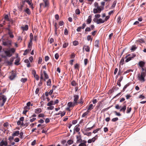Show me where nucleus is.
Returning a JSON list of instances; mask_svg holds the SVG:
<instances>
[{
  "label": "nucleus",
  "mask_w": 146,
  "mask_h": 146,
  "mask_svg": "<svg viewBox=\"0 0 146 146\" xmlns=\"http://www.w3.org/2000/svg\"><path fill=\"white\" fill-rule=\"evenodd\" d=\"M124 58L122 57L120 60V64H121L123 65L124 64Z\"/></svg>",
  "instance_id": "43"
},
{
  "label": "nucleus",
  "mask_w": 146,
  "mask_h": 146,
  "mask_svg": "<svg viewBox=\"0 0 146 146\" xmlns=\"http://www.w3.org/2000/svg\"><path fill=\"white\" fill-rule=\"evenodd\" d=\"M38 64H40L41 63L42 61V58L41 57H39L38 58Z\"/></svg>",
  "instance_id": "49"
},
{
  "label": "nucleus",
  "mask_w": 146,
  "mask_h": 146,
  "mask_svg": "<svg viewBox=\"0 0 146 146\" xmlns=\"http://www.w3.org/2000/svg\"><path fill=\"white\" fill-rule=\"evenodd\" d=\"M88 59L87 58L85 59L84 60V63L85 65H86L88 63Z\"/></svg>",
  "instance_id": "63"
},
{
  "label": "nucleus",
  "mask_w": 146,
  "mask_h": 146,
  "mask_svg": "<svg viewBox=\"0 0 146 146\" xmlns=\"http://www.w3.org/2000/svg\"><path fill=\"white\" fill-rule=\"evenodd\" d=\"M146 76L143 74V73L139 74H137V78L138 80L141 82H145V77Z\"/></svg>",
  "instance_id": "2"
},
{
  "label": "nucleus",
  "mask_w": 146,
  "mask_h": 146,
  "mask_svg": "<svg viewBox=\"0 0 146 146\" xmlns=\"http://www.w3.org/2000/svg\"><path fill=\"white\" fill-rule=\"evenodd\" d=\"M42 110L40 108H37L35 110V113H38L41 112Z\"/></svg>",
  "instance_id": "17"
},
{
  "label": "nucleus",
  "mask_w": 146,
  "mask_h": 146,
  "mask_svg": "<svg viewBox=\"0 0 146 146\" xmlns=\"http://www.w3.org/2000/svg\"><path fill=\"white\" fill-rule=\"evenodd\" d=\"M76 105H77V104L74 102H69L67 104V106L68 107H69V108L73 107Z\"/></svg>",
  "instance_id": "9"
},
{
  "label": "nucleus",
  "mask_w": 146,
  "mask_h": 146,
  "mask_svg": "<svg viewBox=\"0 0 146 146\" xmlns=\"http://www.w3.org/2000/svg\"><path fill=\"white\" fill-rule=\"evenodd\" d=\"M21 28L23 31H27L28 29V26L27 25H26L24 27H21Z\"/></svg>",
  "instance_id": "21"
},
{
  "label": "nucleus",
  "mask_w": 146,
  "mask_h": 146,
  "mask_svg": "<svg viewBox=\"0 0 146 146\" xmlns=\"http://www.w3.org/2000/svg\"><path fill=\"white\" fill-rule=\"evenodd\" d=\"M43 73L44 74L45 79H48V74L46 73V71H44Z\"/></svg>",
  "instance_id": "35"
},
{
  "label": "nucleus",
  "mask_w": 146,
  "mask_h": 146,
  "mask_svg": "<svg viewBox=\"0 0 146 146\" xmlns=\"http://www.w3.org/2000/svg\"><path fill=\"white\" fill-rule=\"evenodd\" d=\"M75 13L77 14H79L80 13V10L78 9H77L75 11Z\"/></svg>",
  "instance_id": "50"
},
{
  "label": "nucleus",
  "mask_w": 146,
  "mask_h": 146,
  "mask_svg": "<svg viewBox=\"0 0 146 146\" xmlns=\"http://www.w3.org/2000/svg\"><path fill=\"white\" fill-rule=\"evenodd\" d=\"M59 57V54L58 53H56L55 55V58L56 59H57Z\"/></svg>",
  "instance_id": "64"
},
{
  "label": "nucleus",
  "mask_w": 146,
  "mask_h": 146,
  "mask_svg": "<svg viewBox=\"0 0 146 146\" xmlns=\"http://www.w3.org/2000/svg\"><path fill=\"white\" fill-rule=\"evenodd\" d=\"M118 120V117H115L113 118L112 119V121L113 122H115Z\"/></svg>",
  "instance_id": "57"
},
{
  "label": "nucleus",
  "mask_w": 146,
  "mask_h": 146,
  "mask_svg": "<svg viewBox=\"0 0 146 146\" xmlns=\"http://www.w3.org/2000/svg\"><path fill=\"white\" fill-rule=\"evenodd\" d=\"M138 64L139 66L142 69V68L144 67V66L145 64V62L142 61H141L139 62Z\"/></svg>",
  "instance_id": "10"
},
{
  "label": "nucleus",
  "mask_w": 146,
  "mask_h": 146,
  "mask_svg": "<svg viewBox=\"0 0 146 146\" xmlns=\"http://www.w3.org/2000/svg\"><path fill=\"white\" fill-rule=\"evenodd\" d=\"M135 56L136 54H128L125 57V58L126 59L125 60V62H128L133 59V58Z\"/></svg>",
  "instance_id": "3"
},
{
  "label": "nucleus",
  "mask_w": 146,
  "mask_h": 146,
  "mask_svg": "<svg viewBox=\"0 0 146 146\" xmlns=\"http://www.w3.org/2000/svg\"><path fill=\"white\" fill-rule=\"evenodd\" d=\"M54 105V102L53 101H51L48 102L47 104V106H50L52 105Z\"/></svg>",
  "instance_id": "25"
},
{
  "label": "nucleus",
  "mask_w": 146,
  "mask_h": 146,
  "mask_svg": "<svg viewBox=\"0 0 146 146\" xmlns=\"http://www.w3.org/2000/svg\"><path fill=\"white\" fill-rule=\"evenodd\" d=\"M130 84V83H127V84L125 85V86L123 88V91H125V89L127 88V87L129 86V85Z\"/></svg>",
  "instance_id": "33"
},
{
  "label": "nucleus",
  "mask_w": 146,
  "mask_h": 146,
  "mask_svg": "<svg viewBox=\"0 0 146 146\" xmlns=\"http://www.w3.org/2000/svg\"><path fill=\"white\" fill-rule=\"evenodd\" d=\"M27 3L29 5L30 7L33 9L34 7L33 6V4L32 3L31 0L28 1Z\"/></svg>",
  "instance_id": "16"
},
{
  "label": "nucleus",
  "mask_w": 146,
  "mask_h": 146,
  "mask_svg": "<svg viewBox=\"0 0 146 146\" xmlns=\"http://www.w3.org/2000/svg\"><path fill=\"white\" fill-rule=\"evenodd\" d=\"M16 74H12V75L10 76L9 78L11 80H13L15 77Z\"/></svg>",
  "instance_id": "22"
},
{
  "label": "nucleus",
  "mask_w": 146,
  "mask_h": 146,
  "mask_svg": "<svg viewBox=\"0 0 146 146\" xmlns=\"http://www.w3.org/2000/svg\"><path fill=\"white\" fill-rule=\"evenodd\" d=\"M15 51V49L14 48H8L7 49V50L4 51V52L7 56L10 57L12 55V53H14Z\"/></svg>",
  "instance_id": "1"
},
{
  "label": "nucleus",
  "mask_w": 146,
  "mask_h": 146,
  "mask_svg": "<svg viewBox=\"0 0 146 146\" xmlns=\"http://www.w3.org/2000/svg\"><path fill=\"white\" fill-rule=\"evenodd\" d=\"M29 123H24L23 122H22L21 124V125L24 127L27 126H28Z\"/></svg>",
  "instance_id": "38"
},
{
  "label": "nucleus",
  "mask_w": 146,
  "mask_h": 146,
  "mask_svg": "<svg viewBox=\"0 0 146 146\" xmlns=\"http://www.w3.org/2000/svg\"><path fill=\"white\" fill-rule=\"evenodd\" d=\"M60 114L61 117H62V116H64L65 115L66 113V112L64 111H63L62 112L60 111Z\"/></svg>",
  "instance_id": "40"
},
{
  "label": "nucleus",
  "mask_w": 146,
  "mask_h": 146,
  "mask_svg": "<svg viewBox=\"0 0 146 146\" xmlns=\"http://www.w3.org/2000/svg\"><path fill=\"white\" fill-rule=\"evenodd\" d=\"M71 84L72 86H76V85H78V84L74 80H73Z\"/></svg>",
  "instance_id": "39"
},
{
  "label": "nucleus",
  "mask_w": 146,
  "mask_h": 146,
  "mask_svg": "<svg viewBox=\"0 0 146 146\" xmlns=\"http://www.w3.org/2000/svg\"><path fill=\"white\" fill-rule=\"evenodd\" d=\"M54 107L52 106H50L47 108V109L49 110H52L53 109Z\"/></svg>",
  "instance_id": "59"
},
{
  "label": "nucleus",
  "mask_w": 146,
  "mask_h": 146,
  "mask_svg": "<svg viewBox=\"0 0 146 146\" xmlns=\"http://www.w3.org/2000/svg\"><path fill=\"white\" fill-rule=\"evenodd\" d=\"M126 107L125 105H124L122 108L120 110V111H123L124 113H125V111L126 109Z\"/></svg>",
  "instance_id": "20"
},
{
  "label": "nucleus",
  "mask_w": 146,
  "mask_h": 146,
  "mask_svg": "<svg viewBox=\"0 0 146 146\" xmlns=\"http://www.w3.org/2000/svg\"><path fill=\"white\" fill-rule=\"evenodd\" d=\"M64 34L65 35H68V31L67 29H64Z\"/></svg>",
  "instance_id": "60"
},
{
  "label": "nucleus",
  "mask_w": 146,
  "mask_h": 146,
  "mask_svg": "<svg viewBox=\"0 0 146 146\" xmlns=\"http://www.w3.org/2000/svg\"><path fill=\"white\" fill-rule=\"evenodd\" d=\"M116 3V1H114L112 5L111 6L110 8V9H112L114 8L115 7Z\"/></svg>",
  "instance_id": "26"
},
{
  "label": "nucleus",
  "mask_w": 146,
  "mask_h": 146,
  "mask_svg": "<svg viewBox=\"0 0 146 146\" xmlns=\"http://www.w3.org/2000/svg\"><path fill=\"white\" fill-rule=\"evenodd\" d=\"M131 109L132 108L131 107H128L127 108L126 113H130L131 110Z\"/></svg>",
  "instance_id": "32"
},
{
  "label": "nucleus",
  "mask_w": 146,
  "mask_h": 146,
  "mask_svg": "<svg viewBox=\"0 0 146 146\" xmlns=\"http://www.w3.org/2000/svg\"><path fill=\"white\" fill-rule=\"evenodd\" d=\"M83 49H85L86 51L87 52H89L90 51V48L88 46L84 45L83 47Z\"/></svg>",
  "instance_id": "15"
},
{
  "label": "nucleus",
  "mask_w": 146,
  "mask_h": 146,
  "mask_svg": "<svg viewBox=\"0 0 146 146\" xmlns=\"http://www.w3.org/2000/svg\"><path fill=\"white\" fill-rule=\"evenodd\" d=\"M30 41L29 43L28 47L29 48L30 50H31L32 45V40L33 39V35L32 33H30Z\"/></svg>",
  "instance_id": "6"
},
{
  "label": "nucleus",
  "mask_w": 146,
  "mask_h": 146,
  "mask_svg": "<svg viewBox=\"0 0 146 146\" xmlns=\"http://www.w3.org/2000/svg\"><path fill=\"white\" fill-rule=\"evenodd\" d=\"M82 142V140L81 139V137H80L79 139H78L76 141V143H81Z\"/></svg>",
  "instance_id": "51"
},
{
  "label": "nucleus",
  "mask_w": 146,
  "mask_h": 146,
  "mask_svg": "<svg viewBox=\"0 0 146 146\" xmlns=\"http://www.w3.org/2000/svg\"><path fill=\"white\" fill-rule=\"evenodd\" d=\"M83 103V99L82 98H81L79 102H78V103L82 104Z\"/></svg>",
  "instance_id": "61"
},
{
  "label": "nucleus",
  "mask_w": 146,
  "mask_h": 146,
  "mask_svg": "<svg viewBox=\"0 0 146 146\" xmlns=\"http://www.w3.org/2000/svg\"><path fill=\"white\" fill-rule=\"evenodd\" d=\"M79 126V125H78H78H77L75 127V128L74 129L77 132H78L80 131V129L78 127Z\"/></svg>",
  "instance_id": "28"
},
{
  "label": "nucleus",
  "mask_w": 146,
  "mask_h": 146,
  "mask_svg": "<svg viewBox=\"0 0 146 146\" xmlns=\"http://www.w3.org/2000/svg\"><path fill=\"white\" fill-rule=\"evenodd\" d=\"M5 99V100H7V98L4 95H2L1 96H0V101L1 100H2Z\"/></svg>",
  "instance_id": "24"
},
{
  "label": "nucleus",
  "mask_w": 146,
  "mask_h": 146,
  "mask_svg": "<svg viewBox=\"0 0 146 146\" xmlns=\"http://www.w3.org/2000/svg\"><path fill=\"white\" fill-rule=\"evenodd\" d=\"M68 45V43H65L63 45V47L64 48H66Z\"/></svg>",
  "instance_id": "53"
},
{
  "label": "nucleus",
  "mask_w": 146,
  "mask_h": 146,
  "mask_svg": "<svg viewBox=\"0 0 146 146\" xmlns=\"http://www.w3.org/2000/svg\"><path fill=\"white\" fill-rule=\"evenodd\" d=\"M141 73H143V74L146 76V68L144 67L142 69Z\"/></svg>",
  "instance_id": "18"
},
{
  "label": "nucleus",
  "mask_w": 146,
  "mask_h": 146,
  "mask_svg": "<svg viewBox=\"0 0 146 146\" xmlns=\"http://www.w3.org/2000/svg\"><path fill=\"white\" fill-rule=\"evenodd\" d=\"M24 110H27L28 111V110L30 109V108L29 107L26 106L24 107Z\"/></svg>",
  "instance_id": "55"
},
{
  "label": "nucleus",
  "mask_w": 146,
  "mask_h": 146,
  "mask_svg": "<svg viewBox=\"0 0 146 146\" xmlns=\"http://www.w3.org/2000/svg\"><path fill=\"white\" fill-rule=\"evenodd\" d=\"M87 39L88 41H89L90 40H92V39L91 38V36L90 35H88L87 36Z\"/></svg>",
  "instance_id": "58"
},
{
  "label": "nucleus",
  "mask_w": 146,
  "mask_h": 146,
  "mask_svg": "<svg viewBox=\"0 0 146 146\" xmlns=\"http://www.w3.org/2000/svg\"><path fill=\"white\" fill-rule=\"evenodd\" d=\"M133 70H132L130 69L127 70L126 71H125L124 72V74H125L128 73H129V72H133Z\"/></svg>",
  "instance_id": "56"
},
{
  "label": "nucleus",
  "mask_w": 146,
  "mask_h": 146,
  "mask_svg": "<svg viewBox=\"0 0 146 146\" xmlns=\"http://www.w3.org/2000/svg\"><path fill=\"white\" fill-rule=\"evenodd\" d=\"M93 21L96 23L98 24H99L100 23H104L105 21H104V20H103L101 18H99V19H96V18H94L93 20Z\"/></svg>",
  "instance_id": "7"
},
{
  "label": "nucleus",
  "mask_w": 146,
  "mask_h": 146,
  "mask_svg": "<svg viewBox=\"0 0 146 146\" xmlns=\"http://www.w3.org/2000/svg\"><path fill=\"white\" fill-rule=\"evenodd\" d=\"M44 3V4L43 3L40 4V6L41 7H42L43 8L48 7L49 6V2L48 0H43Z\"/></svg>",
  "instance_id": "5"
},
{
  "label": "nucleus",
  "mask_w": 146,
  "mask_h": 146,
  "mask_svg": "<svg viewBox=\"0 0 146 146\" xmlns=\"http://www.w3.org/2000/svg\"><path fill=\"white\" fill-rule=\"evenodd\" d=\"M7 142L6 141L2 140L0 143V146H7Z\"/></svg>",
  "instance_id": "11"
},
{
  "label": "nucleus",
  "mask_w": 146,
  "mask_h": 146,
  "mask_svg": "<svg viewBox=\"0 0 146 146\" xmlns=\"http://www.w3.org/2000/svg\"><path fill=\"white\" fill-rule=\"evenodd\" d=\"M28 49H26L25 51V52H24V53H23V55H26L27 52H28L29 51H30V49H29V48H28Z\"/></svg>",
  "instance_id": "44"
},
{
  "label": "nucleus",
  "mask_w": 146,
  "mask_h": 146,
  "mask_svg": "<svg viewBox=\"0 0 146 146\" xmlns=\"http://www.w3.org/2000/svg\"><path fill=\"white\" fill-rule=\"evenodd\" d=\"M24 11L28 15H30L31 14V12L30 9L28 8H27Z\"/></svg>",
  "instance_id": "23"
},
{
  "label": "nucleus",
  "mask_w": 146,
  "mask_h": 146,
  "mask_svg": "<svg viewBox=\"0 0 146 146\" xmlns=\"http://www.w3.org/2000/svg\"><path fill=\"white\" fill-rule=\"evenodd\" d=\"M136 48L135 46V45H133L132 47H131V51H134L135 49Z\"/></svg>",
  "instance_id": "46"
},
{
  "label": "nucleus",
  "mask_w": 146,
  "mask_h": 146,
  "mask_svg": "<svg viewBox=\"0 0 146 146\" xmlns=\"http://www.w3.org/2000/svg\"><path fill=\"white\" fill-rule=\"evenodd\" d=\"M86 23H84L83 24L82 26L81 27V28L82 29H84L86 27Z\"/></svg>",
  "instance_id": "62"
},
{
  "label": "nucleus",
  "mask_w": 146,
  "mask_h": 146,
  "mask_svg": "<svg viewBox=\"0 0 146 146\" xmlns=\"http://www.w3.org/2000/svg\"><path fill=\"white\" fill-rule=\"evenodd\" d=\"M98 137V135H96L94 137L92 138L91 139V140H92V142H94L95 141V140L97 139Z\"/></svg>",
  "instance_id": "34"
},
{
  "label": "nucleus",
  "mask_w": 146,
  "mask_h": 146,
  "mask_svg": "<svg viewBox=\"0 0 146 146\" xmlns=\"http://www.w3.org/2000/svg\"><path fill=\"white\" fill-rule=\"evenodd\" d=\"M67 143L69 145H71L73 143V141L72 140H69L67 141Z\"/></svg>",
  "instance_id": "47"
},
{
  "label": "nucleus",
  "mask_w": 146,
  "mask_h": 146,
  "mask_svg": "<svg viewBox=\"0 0 146 146\" xmlns=\"http://www.w3.org/2000/svg\"><path fill=\"white\" fill-rule=\"evenodd\" d=\"M93 9V12L94 13H100L102 10L104 9V7L101 6H98V7H96Z\"/></svg>",
  "instance_id": "4"
},
{
  "label": "nucleus",
  "mask_w": 146,
  "mask_h": 146,
  "mask_svg": "<svg viewBox=\"0 0 146 146\" xmlns=\"http://www.w3.org/2000/svg\"><path fill=\"white\" fill-rule=\"evenodd\" d=\"M8 35L9 36V37L11 38H13L14 37V36L12 34V32L11 31L8 32Z\"/></svg>",
  "instance_id": "29"
},
{
  "label": "nucleus",
  "mask_w": 146,
  "mask_h": 146,
  "mask_svg": "<svg viewBox=\"0 0 146 146\" xmlns=\"http://www.w3.org/2000/svg\"><path fill=\"white\" fill-rule=\"evenodd\" d=\"M25 4V3L24 1H22L20 2V8H19V10L21 11L23 10V8L24 6V5Z\"/></svg>",
  "instance_id": "14"
},
{
  "label": "nucleus",
  "mask_w": 146,
  "mask_h": 146,
  "mask_svg": "<svg viewBox=\"0 0 146 146\" xmlns=\"http://www.w3.org/2000/svg\"><path fill=\"white\" fill-rule=\"evenodd\" d=\"M73 97L74 98V102L77 104L78 103L77 100L79 98V96L78 95H75Z\"/></svg>",
  "instance_id": "12"
},
{
  "label": "nucleus",
  "mask_w": 146,
  "mask_h": 146,
  "mask_svg": "<svg viewBox=\"0 0 146 146\" xmlns=\"http://www.w3.org/2000/svg\"><path fill=\"white\" fill-rule=\"evenodd\" d=\"M4 18L5 20L8 21H9L10 18H9V16L7 15H5Z\"/></svg>",
  "instance_id": "27"
},
{
  "label": "nucleus",
  "mask_w": 146,
  "mask_h": 146,
  "mask_svg": "<svg viewBox=\"0 0 146 146\" xmlns=\"http://www.w3.org/2000/svg\"><path fill=\"white\" fill-rule=\"evenodd\" d=\"M19 61L20 60L18 58L16 60L15 62V64L16 65H18L19 64Z\"/></svg>",
  "instance_id": "42"
},
{
  "label": "nucleus",
  "mask_w": 146,
  "mask_h": 146,
  "mask_svg": "<svg viewBox=\"0 0 146 146\" xmlns=\"http://www.w3.org/2000/svg\"><path fill=\"white\" fill-rule=\"evenodd\" d=\"M91 30L90 27H87L85 29V33L87 34V33H86V32H90L91 31Z\"/></svg>",
  "instance_id": "41"
},
{
  "label": "nucleus",
  "mask_w": 146,
  "mask_h": 146,
  "mask_svg": "<svg viewBox=\"0 0 146 146\" xmlns=\"http://www.w3.org/2000/svg\"><path fill=\"white\" fill-rule=\"evenodd\" d=\"M99 41L98 40H96L95 42V46L96 47H99Z\"/></svg>",
  "instance_id": "30"
},
{
  "label": "nucleus",
  "mask_w": 146,
  "mask_h": 146,
  "mask_svg": "<svg viewBox=\"0 0 146 146\" xmlns=\"http://www.w3.org/2000/svg\"><path fill=\"white\" fill-rule=\"evenodd\" d=\"M89 113V111L87 110V111L84 113L82 115V117H83L87 115Z\"/></svg>",
  "instance_id": "31"
},
{
  "label": "nucleus",
  "mask_w": 146,
  "mask_h": 146,
  "mask_svg": "<svg viewBox=\"0 0 146 146\" xmlns=\"http://www.w3.org/2000/svg\"><path fill=\"white\" fill-rule=\"evenodd\" d=\"M51 84L50 79H49L47 82V86H50Z\"/></svg>",
  "instance_id": "48"
},
{
  "label": "nucleus",
  "mask_w": 146,
  "mask_h": 146,
  "mask_svg": "<svg viewBox=\"0 0 146 146\" xmlns=\"http://www.w3.org/2000/svg\"><path fill=\"white\" fill-rule=\"evenodd\" d=\"M55 87V88H56V86H55L54 85H53V88H52V89L50 90L49 92H48L49 93V95H51L53 93V88L54 87Z\"/></svg>",
  "instance_id": "36"
},
{
  "label": "nucleus",
  "mask_w": 146,
  "mask_h": 146,
  "mask_svg": "<svg viewBox=\"0 0 146 146\" xmlns=\"http://www.w3.org/2000/svg\"><path fill=\"white\" fill-rule=\"evenodd\" d=\"M73 44L74 46H76L78 44V42L77 41H74L73 42Z\"/></svg>",
  "instance_id": "52"
},
{
  "label": "nucleus",
  "mask_w": 146,
  "mask_h": 146,
  "mask_svg": "<svg viewBox=\"0 0 146 146\" xmlns=\"http://www.w3.org/2000/svg\"><path fill=\"white\" fill-rule=\"evenodd\" d=\"M93 105L92 104H90V105H89L88 107V109L87 110H88H88H91L92 109H93Z\"/></svg>",
  "instance_id": "37"
},
{
  "label": "nucleus",
  "mask_w": 146,
  "mask_h": 146,
  "mask_svg": "<svg viewBox=\"0 0 146 146\" xmlns=\"http://www.w3.org/2000/svg\"><path fill=\"white\" fill-rule=\"evenodd\" d=\"M6 29L9 32L11 31L10 29V25L9 24L8 25V27L6 28Z\"/></svg>",
  "instance_id": "54"
},
{
  "label": "nucleus",
  "mask_w": 146,
  "mask_h": 146,
  "mask_svg": "<svg viewBox=\"0 0 146 146\" xmlns=\"http://www.w3.org/2000/svg\"><path fill=\"white\" fill-rule=\"evenodd\" d=\"M92 16L91 15H90L88 16V18L86 21L87 24H89L91 23L92 21Z\"/></svg>",
  "instance_id": "13"
},
{
  "label": "nucleus",
  "mask_w": 146,
  "mask_h": 146,
  "mask_svg": "<svg viewBox=\"0 0 146 146\" xmlns=\"http://www.w3.org/2000/svg\"><path fill=\"white\" fill-rule=\"evenodd\" d=\"M19 131H16L12 134V136L14 137L17 136L19 134Z\"/></svg>",
  "instance_id": "19"
},
{
  "label": "nucleus",
  "mask_w": 146,
  "mask_h": 146,
  "mask_svg": "<svg viewBox=\"0 0 146 146\" xmlns=\"http://www.w3.org/2000/svg\"><path fill=\"white\" fill-rule=\"evenodd\" d=\"M27 80V79L26 78H22L21 80V82H23V83H25L26 82Z\"/></svg>",
  "instance_id": "45"
},
{
  "label": "nucleus",
  "mask_w": 146,
  "mask_h": 146,
  "mask_svg": "<svg viewBox=\"0 0 146 146\" xmlns=\"http://www.w3.org/2000/svg\"><path fill=\"white\" fill-rule=\"evenodd\" d=\"M11 41L7 40L6 41H3V44L5 46L10 47L11 46Z\"/></svg>",
  "instance_id": "8"
}]
</instances>
